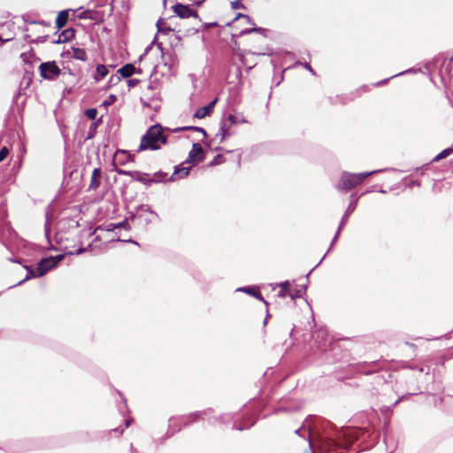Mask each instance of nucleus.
<instances>
[{
	"label": "nucleus",
	"instance_id": "f257e3e1",
	"mask_svg": "<svg viewBox=\"0 0 453 453\" xmlns=\"http://www.w3.org/2000/svg\"><path fill=\"white\" fill-rule=\"evenodd\" d=\"M166 142L162 134V127L158 125L151 127L142 138L138 151L145 150H158Z\"/></svg>",
	"mask_w": 453,
	"mask_h": 453
},
{
	"label": "nucleus",
	"instance_id": "f03ea898",
	"mask_svg": "<svg viewBox=\"0 0 453 453\" xmlns=\"http://www.w3.org/2000/svg\"><path fill=\"white\" fill-rule=\"evenodd\" d=\"M376 171L361 173H343L339 187L343 189H350L360 184L366 177L372 175Z\"/></svg>",
	"mask_w": 453,
	"mask_h": 453
},
{
	"label": "nucleus",
	"instance_id": "7ed1b4c3",
	"mask_svg": "<svg viewBox=\"0 0 453 453\" xmlns=\"http://www.w3.org/2000/svg\"><path fill=\"white\" fill-rule=\"evenodd\" d=\"M64 257H45L37 265V266L29 271L34 277L44 275L50 268L56 266L58 262L61 261Z\"/></svg>",
	"mask_w": 453,
	"mask_h": 453
},
{
	"label": "nucleus",
	"instance_id": "20e7f679",
	"mask_svg": "<svg viewBox=\"0 0 453 453\" xmlns=\"http://www.w3.org/2000/svg\"><path fill=\"white\" fill-rule=\"evenodd\" d=\"M134 157L125 150H118L113 156L112 165L115 167L116 172L120 175H130L134 176V173L125 170L118 169V165H125L128 162H133Z\"/></svg>",
	"mask_w": 453,
	"mask_h": 453
},
{
	"label": "nucleus",
	"instance_id": "39448f33",
	"mask_svg": "<svg viewBox=\"0 0 453 453\" xmlns=\"http://www.w3.org/2000/svg\"><path fill=\"white\" fill-rule=\"evenodd\" d=\"M39 72L43 79L53 80L60 74L61 70L55 61H50L42 63L39 65Z\"/></svg>",
	"mask_w": 453,
	"mask_h": 453
},
{
	"label": "nucleus",
	"instance_id": "423d86ee",
	"mask_svg": "<svg viewBox=\"0 0 453 453\" xmlns=\"http://www.w3.org/2000/svg\"><path fill=\"white\" fill-rule=\"evenodd\" d=\"M204 159L203 150L199 143H194L192 150L189 151L186 164L196 165Z\"/></svg>",
	"mask_w": 453,
	"mask_h": 453
},
{
	"label": "nucleus",
	"instance_id": "0eeeda50",
	"mask_svg": "<svg viewBox=\"0 0 453 453\" xmlns=\"http://www.w3.org/2000/svg\"><path fill=\"white\" fill-rule=\"evenodd\" d=\"M173 12L181 19H187L191 16L197 17V13L192 11L188 6L179 4L173 6Z\"/></svg>",
	"mask_w": 453,
	"mask_h": 453
},
{
	"label": "nucleus",
	"instance_id": "6e6552de",
	"mask_svg": "<svg viewBox=\"0 0 453 453\" xmlns=\"http://www.w3.org/2000/svg\"><path fill=\"white\" fill-rule=\"evenodd\" d=\"M216 103L217 99L210 103L208 105L199 108L195 113V117L197 119H203L210 115L212 112Z\"/></svg>",
	"mask_w": 453,
	"mask_h": 453
},
{
	"label": "nucleus",
	"instance_id": "1a4fd4ad",
	"mask_svg": "<svg viewBox=\"0 0 453 453\" xmlns=\"http://www.w3.org/2000/svg\"><path fill=\"white\" fill-rule=\"evenodd\" d=\"M280 291L278 293V296L285 298L286 296H290L292 299H294L295 296L291 292L290 284L288 281H284L281 284H280Z\"/></svg>",
	"mask_w": 453,
	"mask_h": 453
},
{
	"label": "nucleus",
	"instance_id": "9d476101",
	"mask_svg": "<svg viewBox=\"0 0 453 453\" xmlns=\"http://www.w3.org/2000/svg\"><path fill=\"white\" fill-rule=\"evenodd\" d=\"M237 290L245 292V293L256 297L257 299H258L260 301H264V297L262 296L259 288L257 287H244V288H240Z\"/></svg>",
	"mask_w": 453,
	"mask_h": 453
},
{
	"label": "nucleus",
	"instance_id": "9b49d317",
	"mask_svg": "<svg viewBox=\"0 0 453 453\" xmlns=\"http://www.w3.org/2000/svg\"><path fill=\"white\" fill-rule=\"evenodd\" d=\"M74 37V31L73 29H65L59 35L57 43H63L72 40Z\"/></svg>",
	"mask_w": 453,
	"mask_h": 453
},
{
	"label": "nucleus",
	"instance_id": "f8f14e48",
	"mask_svg": "<svg viewBox=\"0 0 453 453\" xmlns=\"http://www.w3.org/2000/svg\"><path fill=\"white\" fill-rule=\"evenodd\" d=\"M69 55L78 60L85 61L87 59V53L85 50L81 48H72V51L69 52Z\"/></svg>",
	"mask_w": 453,
	"mask_h": 453
},
{
	"label": "nucleus",
	"instance_id": "ddd939ff",
	"mask_svg": "<svg viewBox=\"0 0 453 453\" xmlns=\"http://www.w3.org/2000/svg\"><path fill=\"white\" fill-rule=\"evenodd\" d=\"M190 169V166H184L183 165H181L175 170L172 176V179L176 180L177 178H183L187 176L189 173Z\"/></svg>",
	"mask_w": 453,
	"mask_h": 453
},
{
	"label": "nucleus",
	"instance_id": "4468645a",
	"mask_svg": "<svg viewBox=\"0 0 453 453\" xmlns=\"http://www.w3.org/2000/svg\"><path fill=\"white\" fill-rule=\"evenodd\" d=\"M101 171L99 168L94 169L91 176L89 188L96 189L100 185Z\"/></svg>",
	"mask_w": 453,
	"mask_h": 453
},
{
	"label": "nucleus",
	"instance_id": "2eb2a0df",
	"mask_svg": "<svg viewBox=\"0 0 453 453\" xmlns=\"http://www.w3.org/2000/svg\"><path fill=\"white\" fill-rule=\"evenodd\" d=\"M68 12L67 11H62L58 13L57 19H56V25L58 28H62L65 26L67 20H68Z\"/></svg>",
	"mask_w": 453,
	"mask_h": 453
},
{
	"label": "nucleus",
	"instance_id": "dca6fc26",
	"mask_svg": "<svg viewBox=\"0 0 453 453\" xmlns=\"http://www.w3.org/2000/svg\"><path fill=\"white\" fill-rule=\"evenodd\" d=\"M108 74V69L104 65H98L96 66V73L94 76L95 80L96 81H99L100 80L104 79Z\"/></svg>",
	"mask_w": 453,
	"mask_h": 453
},
{
	"label": "nucleus",
	"instance_id": "f3484780",
	"mask_svg": "<svg viewBox=\"0 0 453 453\" xmlns=\"http://www.w3.org/2000/svg\"><path fill=\"white\" fill-rule=\"evenodd\" d=\"M118 72L121 74L122 77L127 78L134 73V66L133 65L127 64L119 69Z\"/></svg>",
	"mask_w": 453,
	"mask_h": 453
},
{
	"label": "nucleus",
	"instance_id": "a211bd4d",
	"mask_svg": "<svg viewBox=\"0 0 453 453\" xmlns=\"http://www.w3.org/2000/svg\"><path fill=\"white\" fill-rule=\"evenodd\" d=\"M237 21H240L243 24H250V19L249 16L247 15H244V14H238L235 19L232 21V24L234 26V24L237 22Z\"/></svg>",
	"mask_w": 453,
	"mask_h": 453
},
{
	"label": "nucleus",
	"instance_id": "6ab92c4d",
	"mask_svg": "<svg viewBox=\"0 0 453 453\" xmlns=\"http://www.w3.org/2000/svg\"><path fill=\"white\" fill-rule=\"evenodd\" d=\"M86 116L90 119H95L97 115V111L95 108H90L85 111Z\"/></svg>",
	"mask_w": 453,
	"mask_h": 453
},
{
	"label": "nucleus",
	"instance_id": "aec40b11",
	"mask_svg": "<svg viewBox=\"0 0 453 453\" xmlns=\"http://www.w3.org/2000/svg\"><path fill=\"white\" fill-rule=\"evenodd\" d=\"M452 151V150L450 149H447V150H442L440 154H438L435 157V160H440V159H442L444 157H446L448 155H449V153Z\"/></svg>",
	"mask_w": 453,
	"mask_h": 453
},
{
	"label": "nucleus",
	"instance_id": "412c9836",
	"mask_svg": "<svg viewBox=\"0 0 453 453\" xmlns=\"http://www.w3.org/2000/svg\"><path fill=\"white\" fill-rule=\"evenodd\" d=\"M200 417V414L199 412H195V413H191L190 415H188L187 417V418L188 419V422H195L196 420H197Z\"/></svg>",
	"mask_w": 453,
	"mask_h": 453
},
{
	"label": "nucleus",
	"instance_id": "4be33fe9",
	"mask_svg": "<svg viewBox=\"0 0 453 453\" xmlns=\"http://www.w3.org/2000/svg\"><path fill=\"white\" fill-rule=\"evenodd\" d=\"M7 154H8L7 148L4 147L3 149H1V150H0V162H2L4 159H5V157H7Z\"/></svg>",
	"mask_w": 453,
	"mask_h": 453
},
{
	"label": "nucleus",
	"instance_id": "5701e85b",
	"mask_svg": "<svg viewBox=\"0 0 453 453\" xmlns=\"http://www.w3.org/2000/svg\"><path fill=\"white\" fill-rule=\"evenodd\" d=\"M259 30H260V28H255V27H253V28H245V29L242 30L240 34L241 35L250 34V33L255 32V31L257 32Z\"/></svg>",
	"mask_w": 453,
	"mask_h": 453
},
{
	"label": "nucleus",
	"instance_id": "b1692460",
	"mask_svg": "<svg viewBox=\"0 0 453 453\" xmlns=\"http://www.w3.org/2000/svg\"><path fill=\"white\" fill-rule=\"evenodd\" d=\"M137 81L135 80H129L128 81V85L129 87H132V86H134L136 84Z\"/></svg>",
	"mask_w": 453,
	"mask_h": 453
},
{
	"label": "nucleus",
	"instance_id": "393cba45",
	"mask_svg": "<svg viewBox=\"0 0 453 453\" xmlns=\"http://www.w3.org/2000/svg\"><path fill=\"white\" fill-rule=\"evenodd\" d=\"M306 68L309 69L311 73H313V70L311 69V67L310 65H306Z\"/></svg>",
	"mask_w": 453,
	"mask_h": 453
},
{
	"label": "nucleus",
	"instance_id": "a878e982",
	"mask_svg": "<svg viewBox=\"0 0 453 453\" xmlns=\"http://www.w3.org/2000/svg\"><path fill=\"white\" fill-rule=\"evenodd\" d=\"M28 278H29V276H28V275H27V276H26L25 280H26L27 279H28ZM23 281H24V280H21V281H19V284H20V283H21V282H23Z\"/></svg>",
	"mask_w": 453,
	"mask_h": 453
},
{
	"label": "nucleus",
	"instance_id": "bb28decb",
	"mask_svg": "<svg viewBox=\"0 0 453 453\" xmlns=\"http://www.w3.org/2000/svg\"><path fill=\"white\" fill-rule=\"evenodd\" d=\"M157 26L158 27V30H160V27H159V21L157 23Z\"/></svg>",
	"mask_w": 453,
	"mask_h": 453
},
{
	"label": "nucleus",
	"instance_id": "cd10ccee",
	"mask_svg": "<svg viewBox=\"0 0 453 453\" xmlns=\"http://www.w3.org/2000/svg\"><path fill=\"white\" fill-rule=\"evenodd\" d=\"M128 425H129V422L126 421V426H128Z\"/></svg>",
	"mask_w": 453,
	"mask_h": 453
}]
</instances>
